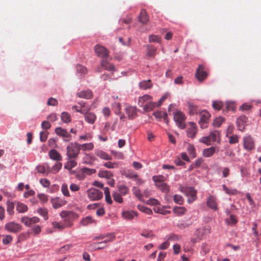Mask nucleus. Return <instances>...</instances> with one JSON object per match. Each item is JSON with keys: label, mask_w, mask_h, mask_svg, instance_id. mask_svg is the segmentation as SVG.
I'll list each match as a JSON object with an SVG mask.
<instances>
[{"label": "nucleus", "mask_w": 261, "mask_h": 261, "mask_svg": "<svg viewBox=\"0 0 261 261\" xmlns=\"http://www.w3.org/2000/svg\"><path fill=\"white\" fill-rule=\"evenodd\" d=\"M66 154L69 159H76L78 157L80 150L77 142L70 143L66 148Z\"/></svg>", "instance_id": "obj_1"}, {"label": "nucleus", "mask_w": 261, "mask_h": 261, "mask_svg": "<svg viewBox=\"0 0 261 261\" xmlns=\"http://www.w3.org/2000/svg\"><path fill=\"white\" fill-rule=\"evenodd\" d=\"M174 120L178 127L184 129L186 127V116L181 111H177L174 114Z\"/></svg>", "instance_id": "obj_2"}, {"label": "nucleus", "mask_w": 261, "mask_h": 261, "mask_svg": "<svg viewBox=\"0 0 261 261\" xmlns=\"http://www.w3.org/2000/svg\"><path fill=\"white\" fill-rule=\"evenodd\" d=\"M180 191L189 197L188 199L189 203H191L196 200L197 192L194 188L192 187H182Z\"/></svg>", "instance_id": "obj_3"}, {"label": "nucleus", "mask_w": 261, "mask_h": 261, "mask_svg": "<svg viewBox=\"0 0 261 261\" xmlns=\"http://www.w3.org/2000/svg\"><path fill=\"white\" fill-rule=\"evenodd\" d=\"M200 120L199 124L201 128H206L209 123L210 114L205 110H202L199 112Z\"/></svg>", "instance_id": "obj_4"}, {"label": "nucleus", "mask_w": 261, "mask_h": 261, "mask_svg": "<svg viewBox=\"0 0 261 261\" xmlns=\"http://www.w3.org/2000/svg\"><path fill=\"white\" fill-rule=\"evenodd\" d=\"M243 144L244 148L248 151H251L255 148L254 140L250 136H247L243 138Z\"/></svg>", "instance_id": "obj_5"}, {"label": "nucleus", "mask_w": 261, "mask_h": 261, "mask_svg": "<svg viewBox=\"0 0 261 261\" xmlns=\"http://www.w3.org/2000/svg\"><path fill=\"white\" fill-rule=\"evenodd\" d=\"M94 51L96 55L102 58V59H107L109 55V51L106 47L99 44L95 46Z\"/></svg>", "instance_id": "obj_6"}, {"label": "nucleus", "mask_w": 261, "mask_h": 261, "mask_svg": "<svg viewBox=\"0 0 261 261\" xmlns=\"http://www.w3.org/2000/svg\"><path fill=\"white\" fill-rule=\"evenodd\" d=\"M5 229L9 232L16 233L21 230V226L19 223L11 221L5 224Z\"/></svg>", "instance_id": "obj_7"}, {"label": "nucleus", "mask_w": 261, "mask_h": 261, "mask_svg": "<svg viewBox=\"0 0 261 261\" xmlns=\"http://www.w3.org/2000/svg\"><path fill=\"white\" fill-rule=\"evenodd\" d=\"M87 192L88 197L92 200H99L103 196L102 192L94 188L89 189Z\"/></svg>", "instance_id": "obj_8"}, {"label": "nucleus", "mask_w": 261, "mask_h": 261, "mask_svg": "<svg viewBox=\"0 0 261 261\" xmlns=\"http://www.w3.org/2000/svg\"><path fill=\"white\" fill-rule=\"evenodd\" d=\"M55 132L58 136L62 137L63 140L65 142H69L72 139L70 134L62 127H58L56 128Z\"/></svg>", "instance_id": "obj_9"}, {"label": "nucleus", "mask_w": 261, "mask_h": 261, "mask_svg": "<svg viewBox=\"0 0 261 261\" xmlns=\"http://www.w3.org/2000/svg\"><path fill=\"white\" fill-rule=\"evenodd\" d=\"M195 76L197 79L200 81L202 82L207 76V74L204 69V67L202 65H199L196 69L195 73Z\"/></svg>", "instance_id": "obj_10"}, {"label": "nucleus", "mask_w": 261, "mask_h": 261, "mask_svg": "<svg viewBox=\"0 0 261 261\" xmlns=\"http://www.w3.org/2000/svg\"><path fill=\"white\" fill-rule=\"evenodd\" d=\"M39 220V218L37 217L30 218L28 216H24L21 218L20 221L26 226L30 227L33 224L38 223Z\"/></svg>", "instance_id": "obj_11"}, {"label": "nucleus", "mask_w": 261, "mask_h": 261, "mask_svg": "<svg viewBox=\"0 0 261 261\" xmlns=\"http://www.w3.org/2000/svg\"><path fill=\"white\" fill-rule=\"evenodd\" d=\"M60 215L61 218L65 219V221H70L78 218L77 215L72 211H62Z\"/></svg>", "instance_id": "obj_12"}, {"label": "nucleus", "mask_w": 261, "mask_h": 261, "mask_svg": "<svg viewBox=\"0 0 261 261\" xmlns=\"http://www.w3.org/2000/svg\"><path fill=\"white\" fill-rule=\"evenodd\" d=\"M217 133L212 132L208 136L201 138L199 141L208 145L211 144V142L216 141L217 140Z\"/></svg>", "instance_id": "obj_13"}, {"label": "nucleus", "mask_w": 261, "mask_h": 261, "mask_svg": "<svg viewBox=\"0 0 261 261\" xmlns=\"http://www.w3.org/2000/svg\"><path fill=\"white\" fill-rule=\"evenodd\" d=\"M51 202L53 207L54 208L57 209L65 205L67 203V201L64 199L56 197L52 199L51 200Z\"/></svg>", "instance_id": "obj_14"}, {"label": "nucleus", "mask_w": 261, "mask_h": 261, "mask_svg": "<svg viewBox=\"0 0 261 261\" xmlns=\"http://www.w3.org/2000/svg\"><path fill=\"white\" fill-rule=\"evenodd\" d=\"M211 231V228L209 227H204L197 229L195 234L197 236L198 240H200L202 239L204 235L210 233Z\"/></svg>", "instance_id": "obj_15"}, {"label": "nucleus", "mask_w": 261, "mask_h": 261, "mask_svg": "<svg viewBox=\"0 0 261 261\" xmlns=\"http://www.w3.org/2000/svg\"><path fill=\"white\" fill-rule=\"evenodd\" d=\"M247 119V118L244 115L241 116L237 119V124L239 130L243 131L245 129Z\"/></svg>", "instance_id": "obj_16"}, {"label": "nucleus", "mask_w": 261, "mask_h": 261, "mask_svg": "<svg viewBox=\"0 0 261 261\" xmlns=\"http://www.w3.org/2000/svg\"><path fill=\"white\" fill-rule=\"evenodd\" d=\"M197 133V126L194 122L190 123V127L187 130V136L189 137L193 138Z\"/></svg>", "instance_id": "obj_17"}, {"label": "nucleus", "mask_w": 261, "mask_h": 261, "mask_svg": "<svg viewBox=\"0 0 261 261\" xmlns=\"http://www.w3.org/2000/svg\"><path fill=\"white\" fill-rule=\"evenodd\" d=\"M100 65L107 70L110 71H115V67L114 65L108 62V58L102 59L101 61Z\"/></svg>", "instance_id": "obj_18"}, {"label": "nucleus", "mask_w": 261, "mask_h": 261, "mask_svg": "<svg viewBox=\"0 0 261 261\" xmlns=\"http://www.w3.org/2000/svg\"><path fill=\"white\" fill-rule=\"evenodd\" d=\"M126 113L127 115L128 118L130 119L135 118L137 115V110L134 107L129 106L125 108Z\"/></svg>", "instance_id": "obj_19"}, {"label": "nucleus", "mask_w": 261, "mask_h": 261, "mask_svg": "<svg viewBox=\"0 0 261 261\" xmlns=\"http://www.w3.org/2000/svg\"><path fill=\"white\" fill-rule=\"evenodd\" d=\"M48 155L51 160L56 161H60L62 160V157L60 154L54 149H51L49 151Z\"/></svg>", "instance_id": "obj_20"}, {"label": "nucleus", "mask_w": 261, "mask_h": 261, "mask_svg": "<svg viewBox=\"0 0 261 261\" xmlns=\"http://www.w3.org/2000/svg\"><path fill=\"white\" fill-rule=\"evenodd\" d=\"M188 108L189 110V113L190 115H194L195 114H199V110L198 107L193 103L188 102L187 103Z\"/></svg>", "instance_id": "obj_21"}, {"label": "nucleus", "mask_w": 261, "mask_h": 261, "mask_svg": "<svg viewBox=\"0 0 261 261\" xmlns=\"http://www.w3.org/2000/svg\"><path fill=\"white\" fill-rule=\"evenodd\" d=\"M138 19L139 21L143 24H145L148 22L149 17L144 9L141 10Z\"/></svg>", "instance_id": "obj_22"}, {"label": "nucleus", "mask_w": 261, "mask_h": 261, "mask_svg": "<svg viewBox=\"0 0 261 261\" xmlns=\"http://www.w3.org/2000/svg\"><path fill=\"white\" fill-rule=\"evenodd\" d=\"M77 95L82 98L90 99L92 97V92L90 90L81 91L77 93Z\"/></svg>", "instance_id": "obj_23"}, {"label": "nucleus", "mask_w": 261, "mask_h": 261, "mask_svg": "<svg viewBox=\"0 0 261 261\" xmlns=\"http://www.w3.org/2000/svg\"><path fill=\"white\" fill-rule=\"evenodd\" d=\"M152 99V97L146 94L140 97L138 100V105L140 107H143L146 103Z\"/></svg>", "instance_id": "obj_24"}, {"label": "nucleus", "mask_w": 261, "mask_h": 261, "mask_svg": "<svg viewBox=\"0 0 261 261\" xmlns=\"http://www.w3.org/2000/svg\"><path fill=\"white\" fill-rule=\"evenodd\" d=\"M207 205L213 210H217L216 198L213 196H210L207 200Z\"/></svg>", "instance_id": "obj_25"}, {"label": "nucleus", "mask_w": 261, "mask_h": 261, "mask_svg": "<svg viewBox=\"0 0 261 261\" xmlns=\"http://www.w3.org/2000/svg\"><path fill=\"white\" fill-rule=\"evenodd\" d=\"M146 56L148 57L154 58L156 52V47L152 45L148 44L146 45Z\"/></svg>", "instance_id": "obj_26"}, {"label": "nucleus", "mask_w": 261, "mask_h": 261, "mask_svg": "<svg viewBox=\"0 0 261 261\" xmlns=\"http://www.w3.org/2000/svg\"><path fill=\"white\" fill-rule=\"evenodd\" d=\"M98 175L99 177L105 178L107 179H111L113 177V174L111 171L107 170H100L98 173Z\"/></svg>", "instance_id": "obj_27"}, {"label": "nucleus", "mask_w": 261, "mask_h": 261, "mask_svg": "<svg viewBox=\"0 0 261 261\" xmlns=\"http://www.w3.org/2000/svg\"><path fill=\"white\" fill-rule=\"evenodd\" d=\"M95 154L100 158L105 160H111L112 159V157L111 155L102 150H95Z\"/></svg>", "instance_id": "obj_28"}, {"label": "nucleus", "mask_w": 261, "mask_h": 261, "mask_svg": "<svg viewBox=\"0 0 261 261\" xmlns=\"http://www.w3.org/2000/svg\"><path fill=\"white\" fill-rule=\"evenodd\" d=\"M84 117L85 120L91 124H93L94 123L96 119V116L94 114L92 113H85L84 112Z\"/></svg>", "instance_id": "obj_29"}, {"label": "nucleus", "mask_w": 261, "mask_h": 261, "mask_svg": "<svg viewBox=\"0 0 261 261\" xmlns=\"http://www.w3.org/2000/svg\"><path fill=\"white\" fill-rule=\"evenodd\" d=\"M79 146L80 150L84 151H90L94 148V144L92 142L82 144L79 143Z\"/></svg>", "instance_id": "obj_30"}, {"label": "nucleus", "mask_w": 261, "mask_h": 261, "mask_svg": "<svg viewBox=\"0 0 261 261\" xmlns=\"http://www.w3.org/2000/svg\"><path fill=\"white\" fill-rule=\"evenodd\" d=\"M216 147L212 146L210 148L204 149L203 150L202 154L204 157L209 158L212 156L216 151Z\"/></svg>", "instance_id": "obj_31"}, {"label": "nucleus", "mask_w": 261, "mask_h": 261, "mask_svg": "<svg viewBox=\"0 0 261 261\" xmlns=\"http://www.w3.org/2000/svg\"><path fill=\"white\" fill-rule=\"evenodd\" d=\"M137 216V213L134 211H126L122 213V217L127 220H132Z\"/></svg>", "instance_id": "obj_32"}, {"label": "nucleus", "mask_w": 261, "mask_h": 261, "mask_svg": "<svg viewBox=\"0 0 261 261\" xmlns=\"http://www.w3.org/2000/svg\"><path fill=\"white\" fill-rule=\"evenodd\" d=\"M96 160V158L90 154L85 153V156L84 158V163L86 164H92Z\"/></svg>", "instance_id": "obj_33"}, {"label": "nucleus", "mask_w": 261, "mask_h": 261, "mask_svg": "<svg viewBox=\"0 0 261 261\" xmlns=\"http://www.w3.org/2000/svg\"><path fill=\"white\" fill-rule=\"evenodd\" d=\"M52 225L54 228L62 230L67 227H70L72 225V223L70 222H68V224H63L58 222H53Z\"/></svg>", "instance_id": "obj_34"}, {"label": "nucleus", "mask_w": 261, "mask_h": 261, "mask_svg": "<svg viewBox=\"0 0 261 261\" xmlns=\"http://www.w3.org/2000/svg\"><path fill=\"white\" fill-rule=\"evenodd\" d=\"M156 106H157V104L154 102L151 101V100H150L147 103H146L145 105H144L143 107V109L146 112H150L152 111Z\"/></svg>", "instance_id": "obj_35"}, {"label": "nucleus", "mask_w": 261, "mask_h": 261, "mask_svg": "<svg viewBox=\"0 0 261 261\" xmlns=\"http://www.w3.org/2000/svg\"><path fill=\"white\" fill-rule=\"evenodd\" d=\"M155 186L163 192L168 193L169 191V186L165 182H159L155 184Z\"/></svg>", "instance_id": "obj_36"}, {"label": "nucleus", "mask_w": 261, "mask_h": 261, "mask_svg": "<svg viewBox=\"0 0 261 261\" xmlns=\"http://www.w3.org/2000/svg\"><path fill=\"white\" fill-rule=\"evenodd\" d=\"M16 210L21 213H25L28 211V207L27 205L23 203L18 202L16 206Z\"/></svg>", "instance_id": "obj_37"}, {"label": "nucleus", "mask_w": 261, "mask_h": 261, "mask_svg": "<svg viewBox=\"0 0 261 261\" xmlns=\"http://www.w3.org/2000/svg\"><path fill=\"white\" fill-rule=\"evenodd\" d=\"M173 212L178 216H181L185 214L186 209L184 207L175 206L173 208Z\"/></svg>", "instance_id": "obj_38"}, {"label": "nucleus", "mask_w": 261, "mask_h": 261, "mask_svg": "<svg viewBox=\"0 0 261 261\" xmlns=\"http://www.w3.org/2000/svg\"><path fill=\"white\" fill-rule=\"evenodd\" d=\"M139 86L141 89L146 90L150 89L152 87V84L150 80L144 81L139 83Z\"/></svg>", "instance_id": "obj_39"}, {"label": "nucleus", "mask_w": 261, "mask_h": 261, "mask_svg": "<svg viewBox=\"0 0 261 261\" xmlns=\"http://www.w3.org/2000/svg\"><path fill=\"white\" fill-rule=\"evenodd\" d=\"M77 165V163L72 159H70L64 166V168L68 170H71L72 168L75 167Z\"/></svg>", "instance_id": "obj_40"}, {"label": "nucleus", "mask_w": 261, "mask_h": 261, "mask_svg": "<svg viewBox=\"0 0 261 261\" xmlns=\"http://www.w3.org/2000/svg\"><path fill=\"white\" fill-rule=\"evenodd\" d=\"M117 188L118 191L122 195H125L128 193L129 189L128 187L124 185H118Z\"/></svg>", "instance_id": "obj_41"}, {"label": "nucleus", "mask_w": 261, "mask_h": 261, "mask_svg": "<svg viewBox=\"0 0 261 261\" xmlns=\"http://www.w3.org/2000/svg\"><path fill=\"white\" fill-rule=\"evenodd\" d=\"M187 150L189 154V155L191 156L192 158H194L196 156L195 148L194 146L190 144L188 145Z\"/></svg>", "instance_id": "obj_42"}, {"label": "nucleus", "mask_w": 261, "mask_h": 261, "mask_svg": "<svg viewBox=\"0 0 261 261\" xmlns=\"http://www.w3.org/2000/svg\"><path fill=\"white\" fill-rule=\"evenodd\" d=\"M62 121L66 123H68L71 121L70 115L65 112H63L61 115Z\"/></svg>", "instance_id": "obj_43"}, {"label": "nucleus", "mask_w": 261, "mask_h": 261, "mask_svg": "<svg viewBox=\"0 0 261 261\" xmlns=\"http://www.w3.org/2000/svg\"><path fill=\"white\" fill-rule=\"evenodd\" d=\"M95 221L92 219V218L90 216H87L85 218H83L81 221V224L82 225L86 226L88 225L89 224H91L92 223H94Z\"/></svg>", "instance_id": "obj_44"}, {"label": "nucleus", "mask_w": 261, "mask_h": 261, "mask_svg": "<svg viewBox=\"0 0 261 261\" xmlns=\"http://www.w3.org/2000/svg\"><path fill=\"white\" fill-rule=\"evenodd\" d=\"M14 204L12 201H8L7 202V211L10 215L14 214Z\"/></svg>", "instance_id": "obj_45"}, {"label": "nucleus", "mask_w": 261, "mask_h": 261, "mask_svg": "<svg viewBox=\"0 0 261 261\" xmlns=\"http://www.w3.org/2000/svg\"><path fill=\"white\" fill-rule=\"evenodd\" d=\"M36 169L39 173L43 174L44 175H47L50 173V169H46L44 166H38Z\"/></svg>", "instance_id": "obj_46"}, {"label": "nucleus", "mask_w": 261, "mask_h": 261, "mask_svg": "<svg viewBox=\"0 0 261 261\" xmlns=\"http://www.w3.org/2000/svg\"><path fill=\"white\" fill-rule=\"evenodd\" d=\"M107 239L102 242H100V245H107L108 242H112L114 240L115 237L113 234L110 233L107 234Z\"/></svg>", "instance_id": "obj_47"}, {"label": "nucleus", "mask_w": 261, "mask_h": 261, "mask_svg": "<svg viewBox=\"0 0 261 261\" xmlns=\"http://www.w3.org/2000/svg\"><path fill=\"white\" fill-rule=\"evenodd\" d=\"M62 167V163L58 162L50 169V172L56 174L61 169Z\"/></svg>", "instance_id": "obj_48"}, {"label": "nucleus", "mask_w": 261, "mask_h": 261, "mask_svg": "<svg viewBox=\"0 0 261 261\" xmlns=\"http://www.w3.org/2000/svg\"><path fill=\"white\" fill-rule=\"evenodd\" d=\"M113 197L114 200L118 203H122L123 202V198L122 197L121 194L118 193L117 192H114L113 193Z\"/></svg>", "instance_id": "obj_49"}, {"label": "nucleus", "mask_w": 261, "mask_h": 261, "mask_svg": "<svg viewBox=\"0 0 261 261\" xmlns=\"http://www.w3.org/2000/svg\"><path fill=\"white\" fill-rule=\"evenodd\" d=\"M222 188L225 192L229 195H236L239 193L236 189H229L225 185H223Z\"/></svg>", "instance_id": "obj_50"}, {"label": "nucleus", "mask_w": 261, "mask_h": 261, "mask_svg": "<svg viewBox=\"0 0 261 261\" xmlns=\"http://www.w3.org/2000/svg\"><path fill=\"white\" fill-rule=\"evenodd\" d=\"M37 212L45 220L48 219V211L46 208H40L37 210Z\"/></svg>", "instance_id": "obj_51"}, {"label": "nucleus", "mask_w": 261, "mask_h": 261, "mask_svg": "<svg viewBox=\"0 0 261 261\" xmlns=\"http://www.w3.org/2000/svg\"><path fill=\"white\" fill-rule=\"evenodd\" d=\"M224 118L223 117H218L216 118L213 121V125L215 127H219L224 122Z\"/></svg>", "instance_id": "obj_52"}, {"label": "nucleus", "mask_w": 261, "mask_h": 261, "mask_svg": "<svg viewBox=\"0 0 261 261\" xmlns=\"http://www.w3.org/2000/svg\"><path fill=\"white\" fill-rule=\"evenodd\" d=\"M236 217L233 215H229V218L226 219V222L229 224L234 225L237 223Z\"/></svg>", "instance_id": "obj_53"}, {"label": "nucleus", "mask_w": 261, "mask_h": 261, "mask_svg": "<svg viewBox=\"0 0 261 261\" xmlns=\"http://www.w3.org/2000/svg\"><path fill=\"white\" fill-rule=\"evenodd\" d=\"M141 236H142V237L147 238H152L154 236L152 231L151 230H143L141 232Z\"/></svg>", "instance_id": "obj_54"}, {"label": "nucleus", "mask_w": 261, "mask_h": 261, "mask_svg": "<svg viewBox=\"0 0 261 261\" xmlns=\"http://www.w3.org/2000/svg\"><path fill=\"white\" fill-rule=\"evenodd\" d=\"M154 211L156 213L161 214L164 215H166L170 213V211L164 210L163 208L160 207L154 208Z\"/></svg>", "instance_id": "obj_55"}, {"label": "nucleus", "mask_w": 261, "mask_h": 261, "mask_svg": "<svg viewBox=\"0 0 261 261\" xmlns=\"http://www.w3.org/2000/svg\"><path fill=\"white\" fill-rule=\"evenodd\" d=\"M133 193L135 195V196L139 199L141 200L143 194L140 193V191L139 189L137 187H134L132 189Z\"/></svg>", "instance_id": "obj_56"}, {"label": "nucleus", "mask_w": 261, "mask_h": 261, "mask_svg": "<svg viewBox=\"0 0 261 261\" xmlns=\"http://www.w3.org/2000/svg\"><path fill=\"white\" fill-rule=\"evenodd\" d=\"M149 42H161V38L157 36L151 35L149 36Z\"/></svg>", "instance_id": "obj_57"}, {"label": "nucleus", "mask_w": 261, "mask_h": 261, "mask_svg": "<svg viewBox=\"0 0 261 261\" xmlns=\"http://www.w3.org/2000/svg\"><path fill=\"white\" fill-rule=\"evenodd\" d=\"M100 242L93 243L91 244V246L95 250L102 249L107 247V245H100Z\"/></svg>", "instance_id": "obj_58"}, {"label": "nucleus", "mask_w": 261, "mask_h": 261, "mask_svg": "<svg viewBox=\"0 0 261 261\" xmlns=\"http://www.w3.org/2000/svg\"><path fill=\"white\" fill-rule=\"evenodd\" d=\"M174 201L178 204H182L184 202L182 197L179 195L175 194L174 196Z\"/></svg>", "instance_id": "obj_59"}, {"label": "nucleus", "mask_w": 261, "mask_h": 261, "mask_svg": "<svg viewBox=\"0 0 261 261\" xmlns=\"http://www.w3.org/2000/svg\"><path fill=\"white\" fill-rule=\"evenodd\" d=\"M61 191L63 195L65 196H70V194L68 191V187L66 184H63L61 187Z\"/></svg>", "instance_id": "obj_60"}, {"label": "nucleus", "mask_w": 261, "mask_h": 261, "mask_svg": "<svg viewBox=\"0 0 261 261\" xmlns=\"http://www.w3.org/2000/svg\"><path fill=\"white\" fill-rule=\"evenodd\" d=\"M138 208L142 212L151 215L152 213V212L151 209L144 206L143 205H138Z\"/></svg>", "instance_id": "obj_61"}, {"label": "nucleus", "mask_w": 261, "mask_h": 261, "mask_svg": "<svg viewBox=\"0 0 261 261\" xmlns=\"http://www.w3.org/2000/svg\"><path fill=\"white\" fill-rule=\"evenodd\" d=\"M40 184L44 188H48L50 186V182L46 178H42L39 181Z\"/></svg>", "instance_id": "obj_62"}, {"label": "nucleus", "mask_w": 261, "mask_h": 261, "mask_svg": "<svg viewBox=\"0 0 261 261\" xmlns=\"http://www.w3.org/2000/svg\"><path fill=\"white\" fill-rule=\"evenodd\" d=\"M12 236L10 235H6L4 237L2 242L4 245H8L12 242Z\"/></svg>", "instance_id": "obj_63"}, {"label": "nucleus", "mask_w": 261, "mask_h": 261, "mask_svg": "<svg viewBox=\"0 0 261 261\" xmlns=\"http://www.w3.org/2000/svg\"><path fill=\"white\" fill-rule=\"evenodd\" d=\"M223 107V103L221 101H214L213 103V107L217 110H220Z\"/></svg>", "instance_id": "obj_64"}]
</instances>
